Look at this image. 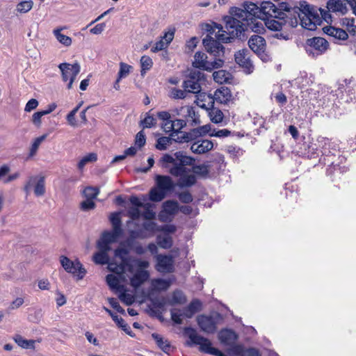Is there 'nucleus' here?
I'll list each match as a JSON object with an SVG mask.
<instances>
[{"instance_id":"obj_1","label":"nucleus","mask_w":356,"mask_h":356,"mask_svg":"<svg viewBox=\"0 0 356 356\" xmlns=\"http://www.w3.org/2000/svg\"><path fill=\"white\" fill-rule=\"evenodd\" d=\"M284 12L288 13L286 17L291 19L289 22L292 27H296L300 24L302 28L314 31L322 22L314 7L306 1L300 2V6H297L287 2L278 3L276 6L267 1H263L259 8V13L269 17L279 16Z\"/></svg>"},{"instance_id":"obj_2","label":"nucleus","mask_w":356,"mask_h":356,"mask_svg":"<svg viewBox=\"0 0 356 356\" xmlns=\"http://www.w3.org/2000/svg\"><path fill=\"white\" fill-rule=\"evenodd\" d=\"M224 21L225 31L221 24L214 23L210 29H207L209 34L203 39L205 49L213 56H220L225 54V47L221 42H231L234 38L242 41L248 38L245 33L248 31L247 23L230 16L225 17Z\"/></svg>"},{"instance_id":"obj_3","label":"nucleus","mask_w":356,"mask_h":356,"mask_svg":"<svg viewBox=\"0 0 356 356\" xmlns=\"http://www.w3.org/2000/svg\"><path fill=\"white\" fill-rule=\"evenodd\" d=\"M174 156L168 154H164L160 160L162 166L168 168V163L173 164V166L170 168L169 172L174 177H179L184 172H191V169L187 166L193 165L195 161L194 158L187 156L182 151L176 152Z\"/></svg>"},{"instance_id":"obj_4","label":"nucleus","mask_w":356,"mask_h":356,"mask_svg":"<svg viewBox=\"0 0 356 356\" xmlns=\"http://www.w3.org/2000/svg\"><path fill=\"white\" fill-rule=\"evenodd\" d=\"M156 186L151 188L149 198L152 202H161L166 194L175 187L172 178L167 175H156L155 177Z\"/></svg>"},{"instance_id":"obj_5","label":"nucleus","mask_w":356,"mask_h":356,"mask_svg":"<svg viewBox=\"0 0 356 356\" xmlns=\"http://www.w3.org/2000/svg\"><path fill=\"white\" fill-rule=\"evenodd\" d=\"M129 251L127 248H118L115 250L114 255L116 258H119L121 261L120 264L111 261L108 264V270L119 275H122L126 270L132 273L134 268L131 264L133 257L129 256Z\"/></svg>"},{"instance_id":"obj_6","label":"nucleus","mask_w":356,"mask_h":356,"mask_svg":"<svg viewBox=\"0 0 356 356\" xmlns=\"http://www.w3.org/2000/svg\"><path fill=\"white\" fill-rule=\"evenodd\" d=\"M185 333L187 334L191 340V342H187V345L191 346L193 344L199 345V350L200 352L209 354L210 352L214 349L211 346V342L207 338H205L197 333L196 330L193 327H186L184 329Z\"/></svg>"},{"instance_id":"obj_7","label":"nucleus","mask_w":356,"mask_h":356,"mask_svg":"<svg viewBox=\"0 0 356 356\" xmlns=\"http://www.w3.org/2000/svg\"><path fill=\"white\" fill-rule=\"evenodd\" d=\"M205 80L204 74L197 70L190 72L186 80L183 82L182 87L187 92L199 93L201 90V81Z\"/></svg>"},{"instance_id":"obj_8","label":"nucleus","mask_w":356,"mask_h":356,"mask_svg":"<svg viewBox=\"0 0 356 356\" xmlns=\"http://www.w3.org/2000/svg\"><path fill=\"white\" fill-rule=\"evenodd\" d=\"M220 314L215 315H199L197 317V323L201 330L207 334H213L217 330L218 320Z\"/></svg>"},{"instance_id":"obj_9","label":"nucleus","mask_w":356,"mask_h":356,"mask_svg":"<svg viewBox=\"0 0 356 356\" xmlns=\"http://www.w3.org/2000/svg\"><path fill=\"white\" fill-rule=\"evenodd\" d=\"M62 72V77L64 81H70L67 88L71 89L73 82L80 72L81 67L79 63L70 64L67 63H60L58 66Z\"/></svg>"},{"instance_id":"obj_10","label":"nucleus","mask_w":356,"mask_h":356,"mask_svg":"<svg viewBox=\"0 0 356 356\" xmlns=\"http://www.w3.org/2000/svg\"><path fill=\"white\" fill-rule=\"evenodd\" d=\"M60 261L63 268L67 273L77 275L79 280L85 276L86 270L79 260L71 261L67 257L61 256Z\"/></svg>"},{"instance_id":"obj_11","label":"nucleus","mask_w":356,"mask_h":356,"mask_svg":"<svg viewBox=\"0 0 356 356\" xmlns=\"http://www.w3.org/2000/svg\"><path fill=\"white\" fill-rule=\"evenodd\" d=\"M288 13L284 12L280 13L279 16L276 17H270L267 18L265 20L266 26L274 31H282L283 27L289 26L291 27L289 20L291 19L289 17H286Z\"/></svg>"},{"instance_id":"obj_12","label":"nucleus","mask_w":356,"mask_h":356,"mask_svg":"<svg viewBox=\"0 0 356 356\" xmlns=\"http://www.w3.org/2000/svg\"><path fill=\"white\" fill-rule=\"evenodd\" d=\"M156 270L161 273H170L175 270L174 259L171 255L158 254L156 257Z\"/></svg>"},{"instance_id":"obj_13","label":"nucleus","mask_w":356,"mask_h":356,"mask_svg":"<svg viewBox=\"0 0 356 356\" xmlns=\"http://www.w3.org/2000/svg\"><path fill=\"white\" fill-rule=\"evenodd\" d=\"M249 54V50L247 49L239 50L234 54L236 63L243 67L244 71L248 74H250L254 70V65L250 58Z\"/></svg>"},{"instance_id":"obj_14","label":"nucleus","mask_w":356,"mask_h":356,"mask_svg":"<svg viewBox=\"0 0 356 356\" xmlns=\"http://www.w3.org/2000/svg\"><path fill=\"white\" fill-rule=\"evenodd\" d=\"M213 148V142L207 139L197 140L191 146V152L197 154H205L211 151Z\"/></svg>"},{"instance_id":"obj_15","label":"nucleus","mask_w":356,"mask_h":356,"mask_svg":"<svg viewBox=\"0 0 356 356\" xmlns=\"http://www.w3.org/2000/svg\"><path fill=\"white\" fill-rule=\"evenodd\" d=\"M307 45L313 48L316 50L318 54H322L324 53L329 47L328 42L321 37H314L312 38H309L306 41Z\"/></svg>"},{"instance_id":"obj_16","label":"nucleus","mask_w":356,"mask_h":356,"mask_svg":"<svg viewBox=\"0 0 356 356\" xmlns=\"http://www.w3.org/2000/svg\"><path fill=\"white\" fill-rule=\"evenodd\" d=\"M248 45L254 53L261 54L264 52L266 40L260 35H253L248 40Z\"/></svg>"},{"instance_id":"obj_17","label":"nucleus","mask_w":356,"mask_h":356,"mask_svg":"<svg viewBox=\"0 0 356 356\" xmlns=\"http://www.w3.org/2000/svg\"><path fill=\"white\" fill-rule=\"evenodd\" d=\"M149 277V273L146 270H137L130 279V284L135 289L140 287Z\"/></svg>"},{"instance_id":"obj_18","label":"nucleus","mask_w":356,"mask_h":356,"mask_svg":"<svg viewBox=\"0 0 356 356\" xmlns=\"http://www.w3.org/2000/svg\"><path fill=\"white\" fill-rule=\"evenodd\" d=\"M220 341L225 345H232L238 339L236 332L232 330H222L218 334Z\"/></svg>"},{"instance_id":"obj_19","label":"nucleus","mask_w":356,"mask_h":356,"mask_svg":"<svg viewBox=\"0 0 356 356\" xmlns=\"http://www.w3.org/2000/svg\"><path fill=\"white\" fill-rule=\"evenodd\" d=\"M232 97L230 90L225 86L217 89L213 94V99L220 104H227Z\"/></svg>"},{"instance_id":"obj_20","label":"nucleus","mask_w":356,"mask_h":356,"mask_svg":"<svg viewBox=\"0 0 356 356\" xmlns=\"http://www.w3.org/2000/svg\"><path fill=\"white\" fill-rule=\"evenodd\" d=\"M323 30L325 34L333 37L334 39L345 40L348 37V33L343 29L335 28L334 26H325Z\"/></svg>"},{"instance_id":"obj_21","label":"nucleus","mask_w":356,"mask_h":356,"mask_svg":"<svg viewBox=\"0 0 356 356\" xmlns=\"http://www.w3.org/2000/svg\"><path fill=\"white\" fill-rule=\"evenodd\" d=\"M326 7L329 11L332 13L345 14L348 11L346 3L343 0H328Z\"/></svg>"},{"instance_id":"obj_22","label":"nucleus","mask_w":356,"mask_h":356,"mask_svg":"<svg viewBox=\"0 0 356 356\" xmlns=\"http://www.w3.org/2000/svg\"><path fill=\"white\" fill-rule=\"evenodd\" d=\"M207 56L206 54L197 51L194 56V60L193 61V66L195 68L207 70L209 61H207Z\"/></svg>"},{"instance_id":"obj_23","label":"nucleus","mask_w":356,"mask_h":356,"mask_svg":"<svg viewBox=\"0 0 356 356\" xmlns=\"http://www.w3.org/2000/svg\"><path fill=\"white\" fill-rule=\"evenodd\" d=\"M202 309V303L197 300L195 299L191 302V303L184 309V315L186 318H191L195 313L200 311Z\"/></svg>"},{"instance_id":"obj_24","label":"nucleus","mask_w":356,"mask_h":356,"mask_svg":"<svg viewBox=\"0 0 356 356\" xmlns=\"http://www.w3.org/2000/svg\"><path fill=\"white\" fill-rule=\"evenodd\" d=\"M104 309L111 316L112 319L118 325V327H121L122 330L124 331L127 334L132 336L130 327L125 323L122 318L119 317L118 315L115 314L111 310L108 309L105 307H104Z\"/></svg>"},{"instance_id":"obj_25","label":"nucleus","mask_w":356,"mask_h":356,"mask_svg":"<svg viewBox=\"0 0 356 356\" xmlns=\"http://www.w3.org/2000/svg\"><path fill=\"white\" fill-rule=\"evenodd\" d=\"M188 172H184L179 175L178 186L180 188L191 187L196 183V177L194 175H187Z\"/></svg>"},{"instance_id":"obj_26","label":"nucleus","mask_w":356,"mask_h":356,"mask_svg":"<svg viewBox=\"0 0 356 356\" xmlns=\"http://www.w3.org/2000/svg\"><path fill=\"white\" fill-rule=\"evenodd\" d=\"M186 115L187 121L189 122L191 126H195L200 124V115L195 112L193 107L186 106Z\"/></svg>"},{"instance_id":"obj_27","label":"nucleus","mask_w":356,"mask_h":356,"mask_svg":"<svg viewBox=\"0 0 356 356\" xmlns=\"http://www.w3.org/2000/svg\"><path fill=\"white\" fill-rule=\"evenodd\" d=\"M14 341L17 343V345L22 348L25 349H34L35 348V340H27L24 339L21 335L19 334H15L13 337Z\"/></svg>"},{"instance_id":"obj_28","label":"nucleus","mask_w":356,"mask_h":356,"mask_svg":"<svg viewBox=\"0 0 356 356\" xmlns=\"http://www.w3.org/2000/svg\"><path fill=\"white\" fill-rule=\"evenodd\" d=\"M163 208L165 213L174 216L179 211V204L175 200H167L163 202Z\"/></svg>"},{"instance_id":"obj_29","label":"nucleus","mask_w":356,"mask_h":356,"mask_svg":"<svg viewBox=\"0 0 356 356\" xmlns=\"http://www.w3.org/2000/svg\"><path fill=\"white\" fill-rule=\"evenodd\" d=\"M232 17L247 23L248 26H249V24L251 25V23H250V15L248 12L245 11V9L234 8L232 12Z\"/></svg>"},{"instance_id":"obj_30","label":"nucleus","mask_w":356,"mask_h":356,"mask_svg":"<svg viewBox=\"0 0 356 356\" xmlns=\"http://www.w3.org/2000/svg\"><path fill=\"white\" fill-rule=\"evenodd\" d=\"M152 337L156 341L159 348H161L164 353H168L170 352L171 346L168 340H164L161 336L156 333L152 334Z\"/></svg>"},{"instance_id":"obj_31","label":"nucleus","mask_w":356,"mask_h":356,"mask_svg":"<svg viewBox=\"0 0 356 356\" xmlns=\"http://www.w3.org/2000/svg\"><path fill=\"white\" fill-rule=\"evenodd\" d=\"M107 284L111 289H115L118 291L124 290V286L120 284L118 277L113 274H108L106 277Z\"/></svg>"},{"instance_id":"obj_32","label":"nucleus","mask_w":356,"mask_h":356,"mask_svg":"<svg viewBox=\"0 0 356 356\" xmlns=\"http://www.w3.org/2000/svg\"><path fill=\"white\" fill-rule=\"evenodd\" d=\"M209 115L210 117L211 121L215 124L221 122L224 118V115L222 111L214 106L209 109Z\"/></svg>"},{"instance_id":"obj_33","label":"nucleus","mask_w":356,"mask_h":356,"mask_svg":"<svg viewBox=\"0 0 356 356\" xmlns=\"http://www.w3.org/2000/svg\"><path fill=\"white\" fill-rule=\"evenodd\" d=\"M149 236L146 232L143 229L131 230L130 232V237L127 240L129 246L132 245V242L136 238L144 239Z\"/></svg>"},{"instance_id":"obj_34","label":"nucleus","mask_w":356,"mask_h":356,"mask_svg":"<svg viewBox=\"0 0 356 356\" xmlns=\"http://www.w3.org/2000/svg\"><path fill=\"white\" fill-rule=\"evenodd\" d=\"M110 221L113 226V229L116 234H122L121 228V218L119 213H113L110 216Z\"/></svg>"},{"instance_id":"obj_35","label":"nucleus","mask_w":356,"mask_h":356,"mask_svg":"<svg viewBox=\"0 0 356 356\" xmlns=\"http://www.w3.org/2000/svg\"><path fill=\"white\" fill-rule=\"evenodd\" d=\"M152 284L157 291H166L170 287L171 282L170 280L158 278L152 280Z\"/></svg>"},{"instance_id":"obj_36","label":"nucleus","mask_w":356,"mask_h":356,"mask_svg":"<svg viewBox=\"0 0 356 356\" xmlns=\"http://www.w3.org/2000/svg\"><path fill=\"white\" fill-rule=\"evenodd\" d=\"M34 193L36 196H42L45 193V181L44 177L38 178L34 186Z\"/></svg>"},{"instance_id":"obj_37","label":"nucleus","mask_w":356,"mask_h":356,"mask_svg":"<svg viewBox=\"0 0 356 356\" xmlns=\"http://www.w3.org/2000/svg\"><path fill=\"white\" fill-rule=\"evenodd\" d=\"M93 261L96 264H100V265H104L108 264L109 262V257L107 253L102 252H96L92 257Z\"/></svg>"},{"instance_id":"obj_38","label":"nucleus","mask_w":356,"mask_h":356,"mask_svg":"<svg viewBox=\"0 0 356 356\" xmlns=\"http://www.w3.org/2000/svg\"><path fill=\"white\" fill-rule=\"evenodd\" d=\"M153 62L152 58L148 56H143L140 58L141 75H144L147 70L152 67Z\"/></svg>"},{"instance_id":"obj_39","label":"nucleus","mask_w":356,"mask_h":356,"mask_svg":"<svg viewBox=\"0 0 356 356\" xmlns=\"http://www.w3.org/2000/svg\"><path fill=\"white\" fill-rule=\"evenodd\" d=\"M60 29H56L54 31V34L57 40L61 44L66 47L70 46L72 44V39L69 36H67L60 33Z\"/></svg>"},{"instance_id":"obj_40","label":"nucleus","mask_w":356,"mask_h":356,"mask_svg":"<svg viewBox=\"0 0 356 356\" xmlns=\"http://www.w3.org/2000/svg\"><path fill=\"white\" fill-rule=\"evenodd\" d=\"M172 140V138H171V134L168 137H161L157 140L156 148L159 150H165L168 145H170Z\"/></svg>"},{"instance_id":"obj_41","label":"nucleus","mask_w":356,"mask_h":356,"mask_svg":"<svg viewBox=\"0 0 356 356\" xmlns=\"http://www.w3.org/2000/svg\"><path fill=\"white\" fill-rule=\"evenodd\" d=\"M171 138H172L173 141L179 143H188L186 132L177 131V129L171 133Z\"/></svg>"},{"instance_id":"obj_42","label":"nucleus","mask_w":356,"mask_h":356,"mask_svg":"<svg viewBox=\"0 0 356 356\" xmlns=\"http://www.w3.org/2000/svg\"><path fill=\"white\" fill-rule=\"evenodd\" d=\"M122 234H116L115 231L113 229V232H105L102 234L101 239L104 241L111 244L116 241V239Z\"/></svg>"},{"instance_id":"obj_43","label":"nucleus","mask_w":356,"mask_h":356,"mask_svg":"<svg viewBox=\"0 0 356 356\" xmlns=\"http://www.w3.org/2000/svg\"><path fill=\"white\" fill-rule=\"evenodd\" d=\"M47 136V134H43L42 136L36 138L33 140L30 149L29 154L31 156H33L36 154L38 147H40V144L46 139Z\"/></svg>"},{"instance_id":"obj_44","label":"nucleus","mask_w":356,"mask_h":356,"mask_svg":"<svg viewBox=\"0 0 356 356\" xmlns=\"http://www.w3.org/2000/svg\"><path fill=\"white\" fill-rule=\"evenodd\" d=\"M193 171L195 175L206 177L209 174V165L201 164L193 165L191 172Z\"/></svg>"},{"instance_id":"obj_45","label":"nucleus","mask_w":356,"mask_h":356,"mask_svg":"<svg viewBox=\"0 0 356 356\" xmlns=\"http://www.w3.org/2000/svg\"><path fill=\"white\" fill-rule=\"evenodd\" d=\"M33 4L31 0L22 1L17 5V10L21 13H26L33 8Z\"/></svg>"},{"instance_id":"obj_46","label":"nucleus","mask_w":356,"mask_h":356,"mask_svg":"<svg viewBox=\"0 0 356 356\" xmlns=\"http://www.w3.org/2000/svg\"><path fill=\"white\" fill-rule=\"evenodd\" d=\"M99 193V188L96 187L88 186L83 191V195L86 199L94 200Z\"/></svg>"},{"instance_id":"obj_47","label":"nucleus","mask_w":356,"mask_h":356,"mask_svg":"<svg viewBox=\"0 0 356 356\" xmlns=\"http://www.w3.org/2000/svg\"><path fill=\"white\" fill-rule=\"evenodd\" d=\"M132 69L133 67L131 65L121 62L120 63V70L118 72V76H119V79H123L127 77L129 74Z\"/></svg>"},{"instance_id":"obj_48","label":"nucleus","mask_w":356,"mask_h":356,"mask_svg":"<svg viewBox=\"0 0 356 356\" xmlns=\"http://www.w3.org/2000/svg\"><path fill=\"white\" fill-rule=\"evenodd\" d=\"M97 156L95 153H90L84 157H83L81 161L78 163L79 169L81 170L84 168V166L89 162H94L97 161Z\"/></svg>"},{"instance_id":"obj_49","label":"nucleus","mask_w":356,"mask_h":356,"mask_svg":"<svg viewBox=\"0 0 356 356\" xmlns=\"http://www.w3.org/2000/svg\"><path fill=\"white\" fill-rule=\"evenodd\" d=\"M186 302L184 294L181 291H175L172 297L171 305L184 304Z\"/></svg>"},{"instance_id":"obj_50","label":"nucleus","mask_w":356,"mask_h":356,"mask_svg":"<svg viewBox=\"0 0 356 356\" xmlns=\"http://www.w3.org/2000/svg\"><path fill=\"white\" fill-rule=\"evenodd\" d=\"M152 204L150 203H146L142 207L144 209L143 216L146 220H152L156 217V213L152 209Z\"/></svg>"},{"instance_id":"obj_51","label":"nucleus","mask_w":356,"mask_h":356,"mask_svg":"<svg viewBox=\"0 0 356 356\" xmlns=\"http://www.w3.org/2000/svg\"><path fill=\"white\" fill-rule=\"evenodd\" d=\"M245 10L248 12V14L250 15V21L251 22H253V19L256 17L257 13L259 12V8L257 7V6L254 3H250L246 6L245 8Z\"/></svg>"},{"instance_id":"obj_52","label":"nucleus","mask_w":356,"mask_h":356,"mask_svg":"<svg viewBox=\"0 0 356 356\" xmlns=\"http://www.w3.org/2000/svg\"><path fill=\"white\" fill-rule=\"evenodd\" d=\"M250 23H251V25L249 24L248 30L250 29L252 32L260 33L264 30L263 23L261 22L257 21L256 17L254 19H253L252 23L251 21H250Z\"/></svg>"},{"instance_id":"obj_53","label":"nucleus","mask_w":356,"mask_h":356,"mask_svg":"<svg viewBox=\"0 0 356 356\" xmlns=\"http://www.w3.org/2000/svg\"><path fill=\"white\" fill-rule=\"evenodd\" d=\"M146 115H147L144 120H141L140 122V124L143 129L151 128L155 126L156 123V119L152 115H149L148 113Z\"/></svg>"},{"instance_id":"obj_54","label":"nucleus","mask_w":356,"mask_h":356,"mask_svg":"<svg viewBox=\"0 0 356 356\" xmlns=\"http://www.w3.org/2000/svg\"><path fill=\"white\" fill-rule=\"evenodd\" d=\"M159 245L165 249H168L172 245V239L170 236L158 237Z\"/></svg>"},{"instance_id":"obj_55","label":"nucleus","mask_w":356,"mask_h":356,"mask_svg":"<svg viewBox=\"0 0 356 356\" xmlns=\"http://www.w3.org/2000/svg\"><path fill=\"white\" fill-rule=\"evenodd\" d=\"M120 300L127 305H131L134 302V297L125 291L122 292L119 296Z\"/></svg>"},{"instance_id":"obj_56","label":"nucleus","mask_w":356,"mask_h":356,"mask_svg":"<svg viewBox=\"0 0 356 356\" xmlns=\"http://www.w3.org/2000/svg\"><path fill=\"white\" fill-rule=\"evenodd\" d=\"M177 196L180 202L184 204L191 203L193 200L191 193L188 191L181 192L177 194Z\"/></svg>"},{"instance_id":"obj_57","label":"nucleus","mask_w":356,"mask_h":356,"mask_svg":"<svg viewBox=\"0 0 356 356\" xmlns=\"http://www.w3.org/2000/svg\"><path fill=\"white\" fill-rule=\"evenodd\" d=\"M223 56H224V54L222 56H220V57ZM214 56L216 57V56ZM218 57H219V58H216L214 61L209 62V65H208L207 71L211 72L213 69H218L222 66V65L224 63V60L220 58V56H218Z\"/></svg>"},{"instance_id":"obj_58","label":"nucleus","mask_w":356,"mask_h":356,"mask_svg":"<svg viewBox=\"0 0 356 356\" xmlns=\"http://www.w3.org/2000/svg\"><path fill=\"white\" fill-rule=\"evenodd\" d=\"M213 79L216 82L222 83L227 81L226 73L224 70H218L213 73Z\"/></svg>"},{"instance_id":"obj_59","label":"nucleus","mask_w":356,"mask_h":356,"mask_svg":"<svg viewBox=\"0 0 356 356\" xmlns=\"http://www.w3.org/2000/svg\"><path fill=\"white\" fill-rule=\"evenodd\" d=\"M186 93L187 92L184 90H181V89H178V88H174L171 90V94H170V96L173 98V99H184L186 97Z\"/></svg>"},{"instance_id":"obj_60","label":"nucleus","mask_w":356,"mask_h":356,"mask_svg":"<svg viewBox=\"0 0 356 356\" xmlns=\"http://www.w3.org/2000/svg\"><path fill=\"white\" fill-rule=\"evenodd\" d=\"M171 318L172 320L177 324H181L182 319L181 316H184V312L182 313L180 312L179 309H172L171 312Z\"/></svg>"},{"instance_id":"obj_61","label":"nucleus","mask_w":356,"mask_h":356,"mask_svg":"<svg viewBox=\"0 0 356 356\" xmlns=\"http://www.w3.org/2000/svg\"><path fill=\"white\" fill-rule=\"evenodd\" d=\"M131 264L136 265L138 268V270H145L149 266V263L147 261L141 260L140 259L133 257V260L131 261Z\"/></svg>"},{"instance_id":"obj_62","label":"nucleus","mask_w":356,"mask_h":356,"mask_svg":"<svg viewBox=\"0 0 356 356\" xmlns=\"http://www.w3.org/2000/svg\"><path fill=\"white\" fill-rule=\"evenodd\" d=\"M230 134L231 131L229 130L224 129L218 131L213 129L212 132L209 134V136L211 137L225 138L229 136Z\"/></svg>"},{"instance_id":"obj_63","label":"nucleus","mask_w":356,"mask_h":356,"mask_svg":"<svg viewBox=\"0 0 356 356\" xmlns=\"http://www.w3.org/2000/svg\"><path fill=\"white\" fill-rule=\"evenodd\" d=\"M46 113L44 111L35 112L32 116V122L37 127H40L41 125V118L45 115Z\"/></svg>"},{"instance_id":"obj_64","label":"nucleus","mask_w":356,"mask_h":356,"mask_svg":"<svg viewBox=\"0 0 356 356\" xmlns=\"http://www.w3.org/2000/svg\"><path fill=\"white\" fill-rule=\"evenodd\" d=\"M95 208L93 200L86 199L81 203V209L84 211H90Z\"/></svg>"}]
</instances>
